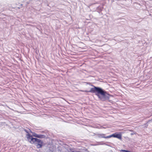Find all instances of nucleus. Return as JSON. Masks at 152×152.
<instances>
[{
	"instance_id": "nucleus-1",
	"label": "nucleus",
	"mask_w": 152,
	"mask_h": 152,
	"mask_svg": "<svg viewBox=\"0 0 152 152\" xmlns=\"http://www.w3.org/2000/svg\"><path fill=\"white\" fill-rule=\"evenodd\" d=\"M84 91L95 93V95L101 100H102L103 97L105 96L106 94H107L106 91L101 88L95 86H94V88H91L89 91Z\"/></svg>"
},
{
	"instance_id": "nucleus-2",
	"label": "nucleus",
	"mask_w": 152,
	"mask_h": 152,
	"mask_svg": "<svg viewBox=\"0 0 152 152\" xmlns=\"http://www.w3.org/2000/svg\"><path fill=\"white\" fill-rule=\"evenodd\" d=\"M27 137L29 142L31 144L34 143L35 142H37L39 139L33 137L30 134L27 135Z\"/></svg>"
},
{
	"instance_id": "nucleus-3",
	"label": "nucleus",
	"mask_w": 152,
	"mask_h": 152,
	"mask_svg": "<svg viewBox=\"0 0 152 152\" xmlns=\"http://www.w3.org/2000/svg\"><path fill=\"white\" fill-rule=\"evenodd\" d=\"M113 137L116 138L120 140L122 139V133L121 132H119L118 133H116L113 134Z\"/></svg>"
},
{
	"instance_id": "nucleus-4",
	"label": "nucleus",
	"mask_w": 152,
	"mask_h": 152,
	"mask_svg": "<svg viewBox=\"0 0 152 152\" xmlns=\"http://www.w3.org/2000/svg\"><path fill=\"white\" fill-rule=\"evenodd\" d=\"M32 136L37 138H45V136L43 134H38L35 133L32 134Z\"/></svg>"
},
{
	"instance_id": "nucleus-5",
	"label": "nucleus",
	"mask_w": 152,
	"mask_h": 152,
	"mask_svg": "<svg viewBox=\"0 0 152 152\" xmlns=\"http://www.w3.org/2000/svg\"><path fill=\"white\" fill-rule=\"evenodd\" d=\"M38 144L37 145V148H39L42 147L43 144V142L39 139H38V140L37 141Z\"/></svg>"
},
{
	"instance_id": "nucleus-6",
	"label": "nucleus",
	"mask_w": 152,
	"mask_h": 152,
	"mask_svg": "<svg viewBox=\"0 0 152 152\" xmlns=\"http://www.w3.org/2000/svg\"><path fill=\"white\" fill-rule=\"evenodd\" d=\"M111 137H113V134H112L110 135L109 136H107L106 137H103L105 138H111Z\"/></svg>"
},
{
	"instance_id": "nucleus-7",
	"label": "nucleus",
	"mask_w": 152,
	"mask_h": 152,
	"mask_svg": "<svg viewBox=\"0 0 152 152\" xmlns=\"http://www.w3.org/2000/svg\"><path fill=\"white\" fill-rule=\"evenodd\" d=\"M122 151L124 152H130L129 151H126V150H122Z\"/></svg>"
}]
</instances>
